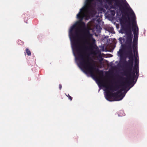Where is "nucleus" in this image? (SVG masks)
Instances as JSON below:
<instances>
[{
  "label": "nucleus",
  "instance_id": "obj_6",
  "mask_svg": "<svg viewBox=\"0 0 147 147\" xmlns=\"http://www.w3.org/2000/svg\"><path fill=\"white\" fill-rule=\"evenodd\" d=\"M138 78V76L137 78H135L134 80L131 82V83H129V77L127 78V85L124 84L122 86L121 88V91H118V92L121 93L120 96L121 97L119 99L116 100L117 101L121 100L123 99V97L125 96L126 94L127 91L132 88L136 83Z\"/></svg>",
  "mask_w": 147,
  "mask_h": 147
},
{
  "label": "nucleus",
  "instance_id": "obj_3",
  "mask_svg": "<svg viewBox=\"0 0 147 147\" xmlns=\"http://www.w3.org/2000/svg\"><path fill=\"white\" fill-rule=\"evenodd\" d=\"M138 33V32H137ZM135 34L133 39V45L129 44L125 47L127 53V57L129 59L127 63V67L130 72L129 83H131L135 78L139 76V62L138 48V34Z\"/></svg>",
  "mask_w": 147,
  "mask_h": 147
},
{
  "label": "nucleus",
  "instance_id": "obj_20",
  "mask_svg": "<svg viewBox=\"0 0 147 147\" xmlns=\"http://www.w3.org/2000/svg\"><path fill=\"white\" fill-rule=\"evenodd\" d=\"M83 23L84 24V25H85V23L84 22H83Z\"/></svg>",
  "mask_w": 147,
  "mask_h": 147
},
{
  "label": "nucleus",
  "instance_id": "obj_17",
  "mask_svg": "<svg viewBox=\"0 0 147 147\" xmlns=\"http://www.w3.org/2000/svg\"><path fill=\"white\" fill-rule=\"evenodd\" d=\"M20 42H21L22 43V42L21 40H19L18 41V43L19 44H20Z\"/></svg>",
  "mask_w": 147,
  "mask_h": 147
},
{
  "label": "nucleus",
  "instance_id": "obj_1",
  "mask_svg": "<svg viewBox=\"0 0 147 147\" xmlns=\"http://www.w3.org/2000/svg\"><path fill=\"white\" fill-rule=\"evenodd\" d=\"M117 0H84L83 6L80 9L76 15V18L80 21H82L88 13L93 21L98 22L99 16L96 14L97 12L92 9L94 5H99L105 8L107 11L105 15L109 20L112 19L115 14V10L119 7Z\"/></svg>",
  "mask_w": 147,
  "mask_h": 147
},
{
  "label": "nucleus",
  "instance_id": "obj_13",
  "mask_svg": "<svg viewBox=\"0 0 147 147\" xmlns=\"http://www.w3.org/2000/svg\"><path fill=\"white\" fill-rule=\"evenodd\" d=\"M26 53L28 55H31V52L27 48L26 50Z\"/></svg>",
  "mask_w": 147,
  "mask_h": 147
},
{
  "label": "nucleus",
  "instance_id": "obj_12",
  "mask_svg": "<svg viewBox=\"0 0 147 147\" xmlns=\"http://www.w3.org/2000/svg\"><path fill=\"white\" fill-rule=\"evenodd\" d=\"M118 40H119L120 43L121 44L123 43L124 42L125 40L124 38L121 37L119 38Z\"/></svg>",
  "mask_w": 147,
  "mask_h": 147
},
{
  "label": "nucleus",
  "instance_id": "obj_8",
  "mask_svg": "<svg viewBox=\"0 0 147 147\" xmlns=\"http://www.w3.org/2000/svg\"><path fill=\"white\" fill-rule=\"evenodd\" d=\"M124 1L126 4L127 7L131 11L132 17L134 21V22H136V16L135 14L134 11L131 8V7H130L129 4L127 2L126 0H124Z\"/></svg>",
  "mask_w": 147,
  "mask_h": 147
},
{
  "label": "nucleus",
  "instance_id": "obj_4",
  "mask_svg": "<svg viewBox=\"0 0 147 147\" xmlns=\"http://www.w3.org/2000/svg\"><path fill=\"white\" fill-rule=\"evenodd\" d=\"M135 25L134 28H132L130 26V24L129 23L126 25V27L128 29L127 30L121 29L119 31L120 33L122 34L124 33L126 36V42L125 44V47H127V46L129 44H131V45H133V42H132L133 39V32L134 36V34L137 33L138 32V37L139 34V29L138 26L136 22H135Z\"/></svg>",
  "mask_w": 147,
  "mask_h": 147
},
{
  "label": "nucleus",
  "instance_id": "obj_2",
  "mask_svg": "<svg viewBox=\"0 0 147 147\" xmlns=\"http://www.w3.org/2000/svg\"><path fill=\"white\" fill-rule=\"evenodd\" d=\"M79 23V21L76 22L70 27L69 31V36L73 53L75 57V62L82 71L87 76H90L95 80L98 84H100L94 77L93 66L90 64V66L87 64L85 56L82 54L81 49L76 42L75 40L78 34L77 26Z\"/></svg>",
  "mask_w": 147,
  "mask_h": 147
},
{
  "label": "nucleus",
  "instance_id": "obj_21",
  "mask_svg": "<svg viewBox=\"0 0 147 147\" xmlns=\"http://www.w3.org/2000/svg\"><path fill=\"white\" fill-rule=\"evenodd\" d=\"M125 115V114H124V115H123V116H124Z\"/></svg>",
  "mask_w": 147,
  "mask_h": 147
},
{
  "label": "nucleus",
  "instance_id": "obj_22",
  "mask_svg": "<svg viewBox=\"0 0 147 147\" xmlns=\"http://www.w3.org/2000/svg\"><path fill=\"white\" fill-rule=\"evenodd\" d=\"M125 61H126V62H127V61H126V59H125Z\"/></svg>",
  "mask_w": 147,
  "mask_h": 147
},
{
  "label": "nucleus",
  "instance_id": "obj_10",
  "mask_svg": "<svg viewBox=\"0 0 147 147\" xmlns=\"http://www.w3.org/2000/svg\"><path fill=\"white\" fill-rule=\"evenodd\" d=\"M88 36L90 40L91 39L92 40V42L93 43H95L96 40L95 39L93 38V35L92 34L90 33L89 32L88 33Z\"/></svg>",
  "mask_w": 147,
  "mask_h": 147
},
{
  "label": "nucleus",
  "instance_id": "obj_18",
  "mask_svg": "<svg viewBox=\"0 0 147 147\" xmlns=\"http://www.w3.org/2000/svg\"><path fill=\"white\" fill-rule=\"evenodd\" d=\"M102 10H103V11H104V12H105L106 11V10H105V9H103V8H102Z\"/></svg>",
  "mask_w": 147,
  "mask_h": 147
},
{
  "label": "nucleus",
  "instance_id": "obj_16",
  "mask_svg": "<svg viewBox=\"0 0 147 147\" xmlns=\"http://www.w3.org/2000/svg\"><path fill=\"white\" fill-rule=\"evenodd\" d=\"M61 88H62L61 85V84H60L59 85V89H60V90L61 89Z\"/></svg>",
  "mask_w": 147,
  "mask_h": 147
},
{
  "label": "nucleus",
  "instance_id": "obj_9",
  "mask_svg": "<svg viewBox=\"0 0 147 147\" xmlns=\"http://www.w3.org/2000/svg\"><path fill=\"white\" fill-rule=\"evenodd\" d=\"M124 1L126 4L127 7L131 11L132 17L134 21V22H136V16L135 14L134 11L131 8V7H130L129 4L127 2L126 0H124Z\"/></svg>",
  "mask_w": 147,
  "mask_h": 147
},
{
  "label": "nucleus",
  "instance_id": "obj_5",
  "mask_svg": "<svg viewBox=\"0 0 147 147\" xmlns=\"http://www.w3.org/2000/svg\"><path fill=\"white\" fill-rule=\"evenodd\" d=\"M138 78V76L137 78H135L134 80L131 82V83H129V77L127 78V85L124 84L122 86L121 88V91H118V92L121 93L120 96L121 97L119 99L116 100L117 101L121 100L123 99V97L125 96L126 94L127 91L132 88L136 83Z\"/></svg>",
  "mask_w": 147,
  "mask_h": 147
},
{
  "label": "nucleus",
  "instance_id": "obj_23",
  "mask_svg": "<svg viewBox=\"0 0 147 147\" xmlns=\"http://www.w3.org/2000/svg\"><path fill=\"white\" fill-rule=\"evenodd\" d=\"M119 116H121V115H119Z\"/></svg>",
  "mask_w": 147,
  "mask_h": 147
},
{
  "label": "nucleus",
  "instance_id": "obj_11",
  "mask_svg": "<svg viewBox=\"0 0 147 147\" xmlns=\"http://www.w3.org/2000/svg\"><path fill=\"white\" fill-rule=\"evenodd\" d=\"M117 55L121 59L122 58V55L121 51V49H119V51L117 52Z\"/></svg>",
  "mask_w": 147,
  "mask_h": 147
},
{
  "label": "nucleus",
  "instance_id": "obj_19",
  "mask_svg": "<svg viewBox=\"0 0 147 147\" xmlns=\"http://www.w3.org/2000/svg\"><path fill=\"white\" fill-rule=\"evenodd\" d=\"M118 13H117V15H118Z\"/></svg>",
  "mask_w": 147,
  "mask_h": 147
},
{
  "label": "nucleus",
  "instance_id": "obj_7",
  "mask_svg": "<svg viewBox=\"0 0 147 147\" xmlns=\"http://www.w3.org/2000/svg\"><path fill=\"white\" fill-rule=\"evenodd\" d=\"M103 88H105L104 89V90L105 91L104 92V94L105 97L106 99L109 101L111 102L114 101H117L116 100L119 99L121 97L120 95H121V93L118 92V91H121V88H115V89H112V90L113 92H116V94L117 95V97L115 99V100H113V99L111 98L109 94V88L106 87L105 86H103Z\"/></svg>",
  "mask_w": 147,
  "mask_h": 147
},
{
  "label": "nucleus",
  "instance_id": "obj_15",
  "mask_svg": "<svg viewBox=\"0 0 147 147\" xmlns=\"http://www.w3.org/2000/svg\"><path fill=\"white\" fill-rule=\"evenodd\" d=\"M65 94L67 97H68L69 99L70 100H72V98L71 96H70L69 94H68V95H67Z\"/></svg>",
  "mask_w": 147,
  "mask_h": 147
},
{
  "label": "nucleus",
  "instance_id": "obj_14",
  "mask_svg": "<svg viewBox=\"0 0 147 147\" xmlns=\"http://www.w3.org/2000/svg\"><path fill=\"white\" fill-rule=\"evenodd\" d=\"M110 30H111L110 32L111 33H112L113 34H115V32L114 31V29H113V27H111V28Z\"/></svg>",
  "mask_w": 147,
  "mask_h": 147
}]
</instances>
